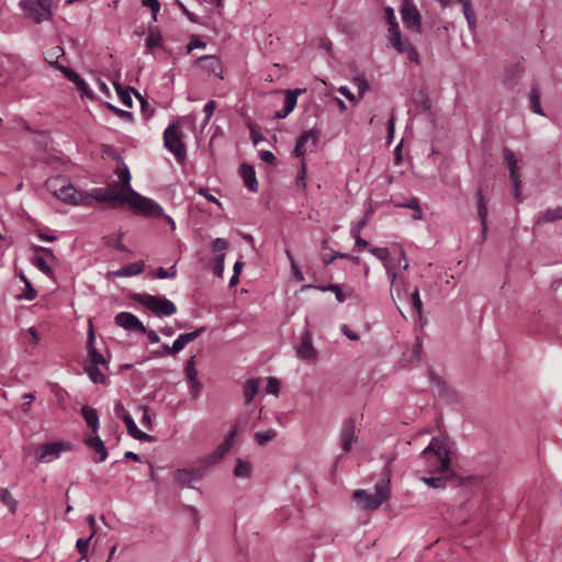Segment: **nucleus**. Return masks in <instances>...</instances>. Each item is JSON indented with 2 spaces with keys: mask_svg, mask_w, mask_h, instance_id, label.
I'll return each instance as SVG.
<instances>
[{
  "mask_svg": "<svg viewBox=\"0 0 562 562\" xmlns=\"http://www.w3.org/2000/svg\"><path fill=\"white\" fill-rule=\"evenodd\" d=\"M412 306L418 315L419 321H423V303L419 296V291L416 288L411 294Z\"/></svg>",
  "mask_w": 562,
  "mask_h": 562,
  "instance_id": "nucleus-48",
  "label": "nucleus"
},
{
  "mask_svg": "<svg viewBox=\"0 0 562 562\" xmlns=\"http://www.w3.org/2000/svg\"><path fill=\"white\" fill-rule=\"evenodd\" d=\"M369 251L384 263V266L387 270V273H390L392 276V282H394L396 274H395V272H391V270L389 269V266H387V261L390 258L389 249L380 248V247H370Z\"/></svg>",
  "mask_w": 562,
  "mask_h": 562,
  "instance_id": "nucleus-35",
  "label": "nucleus"
},
{
  "mask_svg": "<svg viewBox=\"0 0 562 562\" xmlns=\"http://www.w3.org/2000/svg\"><path fill=\"white\" fill-rule=\"evenodd\" d=\"M422 350H423V342H422L420 338L416 337L415 342L412 348L411 361H414V360L418 361L420 359Z\"/></svg>",
  "mask_w": 562,
  "mask_h": 562,
  "instance_id": "nucleus-62",
  "label": "nucleus"
},
{
  "mask_svg": "<svg viewBox=\"0 0 562 562\" xmlns=\"http://www.w3.org/2000/svg\"><path fill=\"white\" fill-rule=\"evenodd\" d=\"M205 46H206V43L204 41H202L198 35H192L187 45V52L191 53L195 48H201V47H205Z\"/></svg>",
  "mask_w": 562,
  "mask_h": 562,
  "instance_id": "nucleus-55",
  "label": "nucleus"
},
{
  "mask_svg": "<svg viewBox=\"0 0 562 562\" xmlns=\"http://www.w3.org/2000/svg\"><path fill=\"white\" fill-rule=\"evenodd\" d=\"M357 440L356 419L353 417H349L344 420L340 429L339 441L341 450L344 452H349L352 448V443Z\"/></svg>",
  "mask_w": 562,
  "mask_h": 562,
  "instance_id": "nucleus-13",
  "label": "nucleus"
},
{
  "mask_svg": "<svg viewBox=\"0 0 562 562\" xmlns=\"http://www.w3.org/2000/svg\"><path fill=\"white\" fill-rule=\"evenodd\" d=\"M114 323L116 326L127 331H146L144 324L132 313L121 312L115 315Z\"/></svg>",
  "mask_w": 562,
  "mask_h": 562,
  "instance_id": "nucleus-15",
  "label": "nucleus"
},
{
  "mask_svg": "<svg viewBox=\"0 0 562 562\" xmlns=\"http://www.w3.org/2000/svg\"><path fill=\"white\" fill-rule=\"evenodd\" d=\"M277 437V431L274 429H268L266 431H258L255 434V439L258 445H266L267 442L273 440Z\"/></svg>",
  "mask_w": 562,
  "mask_h": 562,
  "instance_id": "nucleus-47",
  "label": "nucleus"
},
{
  "mask_svg": "<svg viewBox=\"0 0 562 562\" xmlns=\"http://www.w3.org/2000/svg\"><path fill=\"white\" fill-rule=\"evenodd\" d=\"M196 64L210 75L222 77L221 60L214 55L202 56L196 59Z\"/></svg>",
  "mask_w": 562,
  "mask_h": 562,
  "instance_id": "nucleus-20",
  "label": "nucleus"
},
{
  "mask_svg": "<svg viewBox=\"0 0 562 562\" xmlns=\"http://www.w3.org/2000/svg\"><path fill=\"white\" fill-rule=\"evenodd\" d=\"M431 379L434 381H437L439 385V395L446 398L447 402L453 403L459 400V395L457 394V392L453 389L447 386L446 383L441 382L439 378H435L434 375H431Z\"/></svg>",
  "mask_w": 562,
  "mask_h": 562,
  "instance_id": "nucleus-32",
  "label": "nucleus"
},
{
  "mask_svg": "<svg viewBox=\"0 0 562 562\" xmlns=\"http://www.w3.org/2000/svg\"><path fill=\"white\" fill-rule=\"evenodd\" d=\"M321 135V131L316 128H311L308 131L303 132L299 137L297 142L302 145H305L308 140L312 142V145L315 146L318 142Z\"/></svg>",
  "mask_w": 562,
  "mask_h": 562,
  "instance_id": "nucleus-42",
  "label": "nucleus"
},
{
  "mask_svg": "<svg viewBox=\"0 0 562 562\" xmlns=\"http://www.w3.org/2000/svg\"><path fill=\"white\" fill-rule=\"evenodd\" d=\"M103 243L106 247H113L119 251H128L127 247L119 241L114 235L104 236Z\"/></svg>",
  "mask_w": 562,
  "mask_h": 562,
  "instance_id": "nucleus-49",
  "label": "nucleus"
},
{
  "mask_svg": "<svg viewBox=\"0 0 562 562\" xmlns=\"http://www.w3.org/2000/svg\"><path fill=\"white\" fill-rule=\"evenodd\" d=\"M187 346L183 337L180 335L171 345V355L175 356L179 353Z\"/></svg>",
  "mask_w": 562,
  "mask_h": 562,
  "instance_id": "nucleus-64",
  "label": "nucleus"
},
{
  "mask_svg": "<svg viewBox=\"0 0 562 562\" xmlns=\"http://www.w3.org/2000/svg\"><path fill=\"white\" fill-rule=\"evenodd\" d=\"M260 386V380L259 379H248L245 383L244 387V397L245 403L249 404L254 397L257 395Z\"/></svg>",
  "mask_w": 562,
  "mask_h": 562,
  "instance_id": "nucleus-30",
  "label": "nucleus"
},
{
  "mask_svg": "<svg viewBox=\"0 0 562 562\" xmlns=\"http://www.w3.org/2000/svg\"><path fill=\"white\" fill-rule=\"evenodd\" d=\"M20 5L25 16L37 24L52 19V0H21Z\"/></svg>",
  "mask_w": 562,
  "mask_h": 562,
  "instance_id": "nucleus-7",
  "label": "nucleus"
},
{
  "mask_svg": "<svg viewBox=\"0 0 562 562\" xmlns=\"http://www.w3.org/2000/svg\"><path fill=\"white\" fill-rule=\"evenodd\" d=\"M229 247V243L227 239L225 238H215L213 241H212V250L214 252L216 251H224L226 250L227 248Z\"/></svg>",
  "mask_w": 562,
  "mask_h": 562,
  "instance_id": "nucleus-59",
  "label": "nucleus"
},
{
  "mask_svg": "<svg viewBox=\"0 0 562 562\" xmlns=\"http://www.w3.org/2000/svg\"><path fill=\"white\" fill-rule=\"evenodd\" d=\"M145 268L143 261L128 263L116 271H112L110 274L114 278H125L140 274Z\"/></svg>",
  "mask_w": 562,
  "mask_h": 562,
  "instance_id": "nucleus-26",
  "label": "nucleus"
},
{
  "mask_svg": "<svg viewBox=\"0 0 562 562\" xmlns=\"http://www.w3.org/2000/svg\"><path fill=\"white\" fill-rule=\"evenodd\" d=\"M251 474V464L247 461H244L241 459L236 460V465L234 468V475L236 477H249Z\"/></svg>",
  "mask_w": 562,
  "mask_h": 562,
  "instance_id": "nucleus-39",
  "label": "nucleus"
},
{
  "mask_svg": "<svg viewBox=\"0 0 562 562\" xmlns=\"http://www.w3.org/2000/svg\"><path fill=\"white\" fill-rule=\"evenodd\" d=\"M80 413L87 426L91 429L93 434H97L100 427L99 415L97 409L89 406H82Z\"/></svg>",
  "mask_w": 562,
  "mask_h": 562,
  "instance_id": "nucleus-27",
  "label": "nucleus"
},
{
  "mask_svg": "<svg viewBox=\"0 0 562 562\" xmlns=\"http://www.w3.org/2000/svg\"><path fill=\"white\" fill-rule=\"evenodd\" d=\"M0 501L14 514L18 507V502L13 498L8 488H0Z\"/></svg>",
  "mask_w": 562,
  "mask_h": 562,
  "instance_id": "nucleus-43",
  "label": "nucleus"
},
{
  "mask_svg": "<svg viewBox=\"0 0 562 562\" xmlns=\"http://www.w3.org/2000/svg\"><path fill=\"white\" fill-rule=\"evenodd\" d=\"M419 202L418 198L411 196L408 199H404L401 202H395V206L397 207H405V209H417V203Z\"/></svg>",
  "mask_w": 562,
  "mask_h": 562,
  "instance_id": "nucleus-58",
  "label": "nucleus"
},
{
  "mask_svg": "<svg viewBox=\"0 0 562 562\" xmlns=\"http://www.w3.org/2000/svg\"><path fill=\"white\" fill-rule=\"evenodd\" d=\"M187 380L192 389H200L201 383L198 381V370L195 369L194 356L187 362L184 368Z\"/></svg>",
  "mask_w": 562,
  "mask_h": 562,
  "instance_id": "nucleus-28",
  "label": "nucleus"
},
{
  "mask_svg": "<svg viewBox=\"0 0 562 562\" xmlns=\"http://www.w3.org/2000/svg\"><path fill=\"white\" fill-rule=\"evenodd\" d=\"M446 475H438V476H424L422 477V481L432 487V488H442L445 487V484L448 480L451 479L449 473H445Z\"/></svg>",
  "mask_w": 562,
  "mask_h": 562,
  "instance_id": "nucleus-38",
  "label": "nucleus"
},
{
  "mask_svg": "<svg viewBox=\"0 0 562 562\" xmlns=\"http://www.w3.org/2000/svg\"><path fill=\"white\" fill-rule=\"evenodd\" d=\"M303 90L295 89V90H286L285 91V98H284V105L283 109L276 112L277 119H285L296 106L297 103V97L302 93Z\"/></svg>",
  "mask_w": 562,
  "mask_h": 562,
  "instance_id": "nucleus-21",
  "label": "nucleus"
},
{
  "mask_svg": "<svg viewBox=\"0 0 562 562\" xmlns=\"http://www.w3.org/2000/svg\"><path fill=\"white\" fill-rule=\"evenodd\" d=\"M203 476V471L200 468H191V469H178L173 473V482L176 484H190L194 481L201 480Z\"/></svg>",
  "mask_w": 562,
  "mask_h": 562,
  "instance_id": "nucleus-18",
  "label": "nucleus"
},
{
  "mask_svg": "<svg viewBox=\"0 0 562 562\" xmlns=\"http://www.w3.org/2000/svg\"><path fill=\"white\" fill-rule=\"evenodd\" d=\"M90 328L88 333V340H87V351H88V358H89V364L85 367L86 373L89 375L90 380L93 383H100L105 384L106 378L99 369V366H102L105 369H109V361L105 359V357L100 353L95 346H94V331L92 327V322L89 321Z\"/></svg>",
  "mask_w": 562,
  "mask_h": 562,
  "instance_id": "nucleus-2",
  "label": "nucleus"
},
{
  "mask_svg": "<svg viewBox=\"0 0 562 562\" xmlns=\"http://www.w3.org/2000/svg\"><path fill=\"white\" fill-rule=\"evenodd\" d=\"M122 420L124 422V424L126 426L127 434L131 437H133L134 439H137L139 441H147V442L154 441L153 436L138 429L135 420L133 419V417L130 415L128 412H124V414L122 415Z\"/></svg>",
  "mask_w": 562,
  "mask_h": 562,
  "instance_id": "nucleus-19",
  "label": "nucleus"
},
{
  "mask_svg": "<svg viewBox=\"0 0 562 562\" xmlns=\"http://www.w3.org/2000/svg\"><path fill=\"white\" fill-rule=\"evenodd\" d=\"M387 497L389 487L383 484H376L373 493L366 490H357L353 493V498L361 504L362 508L371 510L379 508Z\"/></svg>",
  "mask_w": 562,
  "mask_h": 562,
  "instance_id": "nucleus-6",
  "label": "nucleus"
},
{
  "mask_svg": "<svg viewBox=\"0 0 562 562\" xmlns=\"http://www.w3.org/2000/svg\"><path fill=\"white\" fill-rule=\"evenodd\" d=\"M348 259V260H352L355 262H359L360 261V258L357 257V256H352V255H349V254H344V252H339V251H334L328 258H323V262L325 266H328L330 265L335 259Z\"/></svg>",
  "mask_w": 562,
  "mask_h": 562,
  "instance_id": "nucleus-46",
  "label": "nucleus"
},
{
  "mask_svg": "<svg viewBox=\"0 0 562 562\" xmlns=\"http://www.w3.org/2000/svg\"><path fill=\"white\" fill-rule=\"evenodd\" d=\"M540 90L537 86H533L529 92L530 110L541 116H544V112L540 104Z\"/></svg>",
  "mask_w": 562,
  "mask_h": 562,
  "instance_id": "nucleus-34",
  "label": "nucleus"
},
{
  "mask_svg": "<svg viewBox=\"0 0 562 562\" xmlns=\"http://www.w3.org/2000/svg\"><path fill=\"white\" fill-rule=\"evenodd\" d=\"M504 159L509 171V177L514 186V194L515 200L517 202L521 201L520 186L521 181L518 173L517 158L514 151L509 148L505 147L503 149Z\"/></svg>",
  "mask_w": 562,
  "mask_h": 562,
  "instance_id": "nucleus-11",
  "label": "nucleus"
},
{
  "mask_svg": "<svg viewBox=\"0 0 562 562\" xmlns=\"http://www.w3.org/2000/svg\"><path fill=\"white\" fill-rule=\"evenodd\" d=\"M145 44L148 50L160 47L162 45V38L159 32L150 30L146 37Z\"/></svg>",
  "mask_w": 562,
  "mask_h": 562,
  "instance_id": "nucleus-44",
  "label": "nucleus"
},
{
  "mask_svg": "<svg viewBox=\"0 0 562 562\" xmlns=\"http://www.w3.org/2000/svg\"><path fill=\"white\" fill-rule=\"evenodd\" d=\"M475 198H476L477 217L481 223V237H482V240H485L486 234H487L488 211H487V199L485 198L484 189H483L482 184H480L477 187V190L475 192Z\"/></svg>",
  "mask_w": 562,
  "mask_h": 562,
  "instance_id": "nucleus-14",
  "label": "nucleus"
},
{
  "mask_svg": "<svg viewBox=\"0 0 562 562\" xmlns=\"http://www.w3.org/2000/svg\"><path fill=\"white\" fill-rule=\"evenodd\" d=\"M239 172H240V176H241V178L244 180L245 187L250 192H254V193L257 192L258 188H259V184H258V181H257V178H256L255 168L251 165L241 164V166L239 168Z\"/></svg>",
  "mask_w": 562,
  "mask_h": 562,
  "instance_id": "nucleus-22",
  "label": "nucleus"
},
{
  "mask_svg": "<svg viewBox=\"0 0 562 562\" xmlns=\"http://www.w3.org/2000/svg\"><path fill=\"white\" fill-rule=\"evenodd\" d=\"M450 450L446 439L432 438L420 452L418 460L424 463L429 474L450 473Z\"/></svg>",
  "mask_w": 562,
  "mask_h": 562,
  "instance_id": "nucleus-1",
  "label": "nucleus"
},
{
  "mask_svg": "<svg viewBox=\"0 0 562 562\" xmlns=\"http://www.w3.org/2000/svg\"><path fill=\"white\" fill-rule=\"evenodd\" d=\"M91 539H92V536H89L88 538H79L77 540L76 548L82 557L87 555L88 549H89V543H90Z\"/></svg>",
  "mask_w": 562,
  "mask_h": 562,
  "instance_id": "nucleus-54",
  "label": "nucleus"
},
{
  "mask_svg": "<svg viewBox=\"0 0 562 562\" xmlns=\"http://www.w3.org/2000/svg\"><path fill=\"white\" fill-rule=\"evenodd\" d=\"M33 263L36 266V268L43 272L47 277H52L53 271L50 267L47 265L46 260L43 257H35L33 259Z\"/></svg>",
  "mask_w": 562,
  "mask_h": 562,
  "instance_id": "nucleus-51",
  "label": "nucleus"
},
{
  "mask_svg": "<svg viewBox=\"0 0 562 562\" xmlns=\"http://www.w3.org/2000/svg\"><path fill=\"white\" fill-rule=\"evenodd\" d=\"M183 132L179 122L170 123L164 132V145L175 155L179 164L187 160V148L183 143Z\"/></svg>",
  "mask_w": 562,
  "mask_h": 562,
  "instance_id": "nucleus-4",
  "label": "nucleus"
},
{
  "mask_svg": "<svg viewBox=\"0 0 562 562\" xmlns=\"http://www.w3.org/2000/svg\"><path fill=\"white\" fill-rule=\"evenodd\" d=\"M205 326H201L190 333H186V334H181V336L183 337L186 344L188 345L189 342L195 340L198 337H200L204 331H205Z\"/></svg>",
  "mask_w": 562,
  "mask_h": 562,
  "instance_id": "nucleus-56",
  "label": "nucleus"
},
{
  "mask_svg": "<svg viewBox=\"0 0 562 562\" xmlns=\"http://www.w3.org/2000/svg\"><path fill=\"white\" fill-rule=\"evenodd\" d=\"M458 3L462 5V11L464 18L468 22V26L471 31H474L476 27V15L472 7L471 0H457Z\"/></svg>",
  "mask_w": 562,
  "mask_h": 562,
  "instance_id": "nucleus-29",
  "label": "nucleus"
},
{
  "mask_svg": "<svg viewBox=\"0 0 562 562\" xmlns=\"http://www.w3.org/2000/svg\"><path fill=\"white\" fill-rule=\"evenodd\" d=\"M117 177L121 180V188L123 191H126V194L131 193L132 187H131V173L126 166H124L122 169H116Z\"/></svg>",
  "mask_w": 562,
  "mask_h": 562,
  "instance_id": "nucleus-41",
  "label": "nucleus"
},
{
  "mask_svg": "<svg viewBox=\"0 0 562 562\" xmlns=\"http://www.w3.org/2000/svg\"><path fill=\"white\" fill-rule=\"evenodd\" d=\"M126 195L125 193L114 192L110 188H97L92 190L91 194H88L91 201L95 200L98 202L111 203L112 209L123 206L127 200Z\"/></svg>",
  "mask_w": 562,
  "mask_h": 562,
  "instance_id": "nucleus-10",
  "label": "nucleus"
},
{
  "mask_svg": "<svg viewBox=\"0 0 562 562\" xmlns=\"http://www.w3.org/2000/svg\"><path fill=\"white\" fill-rule=\"evenodd\" d=\"M400 13L407 30L413 33H422V15L413 0H402Z\"/></svg>",
  "mask_w": 562,
  "mask_h": 562,
  "instance_id": "nucleus-8",
  "label": "nucleus"
},
{
  "mask_svg": "<svg viewBox=\"0 0 562 562\" xmlns=\"http://www.w3.org/2000/svg\"><path fill=\"white\" fill-rule=\"evenodd\" d=\"M67 181L68 180L63 176L52 177L45 181V188L55 196L60 189L65 188Z\"/></svg>",
  "mask_w": 562,
  "mask_h": 562,
  "instance_id": "nucleus-33",
  "label": "nucleus"
},
{
  "mask_svg": "<svg viewBox=\"0 0 562 562\" xmlns=\"http://www.w3.org/2000/svg\"><path fill=\"white\" fill-rule=\"evenodd\" d=\"M558 220H562V206H558L555 209H548L543 213H539L537 215V222H554Z\"/></svg>",
  "mask_w": 562,
  "mask_h": 562,
  "instance_id": "nucleus-36",
  "label": "nucleus"
},
{
  "mask_svg": "<svg viewBox=\"0 0 562 562\" xmlns=\"http://www.w3.org/2000/svg\"><path fill=\"white\" fill-rule=\"evenodd\" d=\"M105 106L113 113L115 114L116 116H119L120 119L128 122V123H132L134 121V116H133V113L130 112V111H125V110H122L115 105H113L112 103H109L106 102L105 103Z\"/></svg>",
  "mask_w": 562,
  "mask_h": 562,
  "instance_id": "nucleus-45",
  "label": "nucleus"
},
{
  "mask_svg": "<svg viewBox=\"0 0 562 562\" xmlns=\"http://www.w3.org/2000/svg\"><path fill=\"white\" fill-rule=\"evenodd\" d=\"M238 432V422L235 423V425L232 427V429L226 435L224 441L220 443L216 449L213 451L215 453V458H218L220 460L228 453V451L232 449L234 445V438Z\"/></svg>",
  "mask_w": 562,
  "mask_h": 562,
  "instance_id": "nucleus-25",
  "label": "nucleus"
},
{
  "mask_svg": "<svg viewBox=\"0 0 562 562\" xmlns=\"http://www.w3.org/2000/svg\"><path fill=\"white\" fill-rule=\"evenodd\" d=\"M113 85H114V88H115L121 101L123 102V104L127 108H132L133 100H132L131 93H133V92L130 89L131 87L124 88L119 82H114Z\"/></svg>",
  "mask_w": 562,
  "mask_h": 562,
  "instance_id": "nucleus-40",
  "label": "nucleus"
},
{
  "mask_svg": "<svg viewBox=\"0 0 562 562\" xmlns=\"http://www.w3.org/2000/svg\"><path fill=\"white\" fill-rule=\"evenodd\" d=\"M36 290L33 288L32 283L30 281H26L25 291L20 296V299H25L27 301H32L36 297Z\"/></svg>",
  "mask_w": 562,
  "mask_h": 562,
  "instance_id": "nucleus-63",
  "label": "nucleus"
},
{
  "mask_svg": "<svg viewBox=\"0 0 562 562\" xmlns=\"http://www.w3.org/2000/svg\"><path fill=\"white\" fill-rule=\"evenodd\" d=\"M131 299L134 302L142 304L158 317L171 316L177 312L175 303L165 296L147 293H132Z\"/></svg>",
  "mask_w": 562,
  "mask_h": 562,
  "instance_id": "nucleus-3",
  "label": "nucleus"
},
{
  "mask_svg": "<svg viewBox=\"0 0 562 562\" xmlns=\"http://www.w3.org/2000/svg\"><path fill=\"white\" fill-rule=\"evenodd\" d=\"M390 43L400 54H406L412 63L419 64V54L407 37L402 35L398 42L394 40Z\"/></svg>",
  "mask_w": 562,
  "mask_h": 562,
  "instance_id": "nucleus-17",
  "label": "nucleus"
},
{
  "mask_svg": "<svg viewBox=\"0 0 562 562\" xmlns=\"http://www.w3.org/2000/svg\"><path fill=\"white\" fill-rule=\"evenodd\" d=\"M225 254L222 252L215 257L213 272L216 277L222 278L224 272Z\"/></svg>",
  "mask_w": 562,
  "mask_h": 562,
  "instance_id": "nucleus-52",
  "label": "nucleus"
},
{
  "mask_svg": "<svg viewBox=\"0 0 562 562\" xmlns=\"http://www.w3.org/2000/svg\"><path fill=\"white\" fill-rule=\"evenodd\" d=\"M55 196L58 200L72 205H91V199L88 194L78 191L69 181L65 183V188L60 189Z\"/></svg>",
  "mask_w": 562,
  "mask_h": 562,
  "instance_id": "nucleus-9",
  "label": "nucleus"
},
{
  "mask_svg": "<svg viewBox=\"0 0 562 562\" xmlns=\"http://www.w3.org/2000/svg\"><path fill=\"white\" fill-rule=\"evenodd\" d=\"M177 274L176 265L171 266L169 269H165L162 267H159L155 271V277L158 279H167V278H175Z\"/></svg>",
  "mask_w": 562,
  "mask_h": 562,
  "instance_id": "nucleus-50",
  "label": "nucleus"
},
{
  "mask_svg": "<svg viewBox=\"0 0 562 562\" xmlns=\"http://www.w3.org/2000/svg\"><path fill=\"white\" fill-rule=\"evenodd\" d=\"M295 184L299 189L306 188V165L305 161H302L301 169L296 176Z\"/></svg>",
  "mask_w": 562,
  "mask_h": 562,
  "instance_id": "nucleus-53",
  "label": "nucleus"
},
{
  "mask_svg": "<svg viewBox=\"0 0 562 562\" xmlns=\"http://www.w3.org/2000/svg\"><path fill=\"white\" fill-rule=\"evenodd\" d=\"M85 443L88 448L94 450V452L99 456V458L95 460L97 462H103L108 458V449L97 434H94V436H87Z\"/></svg>",
  "mask_w": 562,
  "mask_h": 562,
  "instance_id": "nucleus-23",
  "label": "nucleus"
},
{
  "mask_svg": "<svg viewBox=\"0 0 562 562\" xmlns=\"http://www.w3.org/2000/svg\"><path fill=\"white\" fill-rule=\"evenodd\" d=\"M66 445L61 442H50L41 445L35 450V458L38 462L49 463L59 458L60 452L66 450Z\"/></svg>",
  "mask_w": 562,
  "mask_h": 562,
  "instance_id": "nucleus-12",
  "label": "nucleus"
},
{
  "mask_svg": "<svg viewBox=\"0 0 562 562\" xmlns=\"http://www.w3.org/2000/svg\"><path fill=\"white\" fill-rule=\"evenodd\" d=\"M142 4L144 7L149 8L151 10V12H153V21H156L157 20V13L160 10L159 1L158 0H142Z\"/></svg>",
  "mask_w": 562,
  "mask_h": 562,
  "instance_id": "nucleus-57",
  "label": "nucleus"
},
{
  "mask_svg": "<svg viewBox=\"0 0 562 562\" xmlns=\"http://www.w3.org/2000/svg\"><path fill=\"white\" fill-rule=\"evenodd\" d=\"M238 432V422L235 423V425L232 427V429L226 435L224 441L220 443L216 449L213 451L215 453V458H218L220 460L228 453V451L232 449L234 445V438Z\"/></svg>",
  "mask_w": 562,
  "mask_h": 562,
  "instance_id": "nucleus-24",
  "label": "nucleus"
},
{
  "mask_svg": "<svg viewBox=\"0 0 562 562\" xmlns=\"http://www.w3.org/2000/svg\"><path fill=\"white\" fill-rule=\"evenodd\" d=\"M303 289H318L322 292H326V291L334 292L336 295V299L339 303H342L346 300V295L344 294L341 286L337 283H330L328 285H319V286H314V285L308 284V285H304Z\"/></svg>",
  "mask_w": 562,
  "mask_h": 562,
  "instance_id": "nucleus-31",
  "label": "nucleus"
},
{
  "mask_svg": "<svg viewBox=\"0 0 562 562\" xmlns=\"http://www.w3.org/2000/svg\"><path fill=\"white\" fill-rule=\"evenodd\" d=\"M127 204L136 213H140L145 216H165L162 207L151 199L140 195L135 190H131V193L126 195Z\"/></svg>",
  "mask_w": 562,
  "mask_h": 562,
  "instance_id": "nucleus-5",
  "label": "nucleus"
},
{
  "mask_svg": "<svg viewBox=\"0 0 562 562\" xmlns=\"http://www.w3.org/2000/svg\"><path fill=\"white\" fill-rule=\"evenodd\" d=\"M69 81L76 86L77 90L80 91L82 95L92 98V91L90 90L86 80L78 72L75 71Z\"/></svg>",
  "mask_w": 562,
  "mask_h": 562,
  "instance_id": "nucleus-37",
  "label": "nucleus"
},
{
  "mask_svg": "<svg viewBox=\"0 0 562 562\" xmlns=\"http://www.w3.org/2000/svg\"><path fill=\"white\" fill-rule=\"evenodd\" d=\"M402 36V32L397 22L389 23V40L390 42L396 40L398 42V37Z\"/></svg>",
  "mask_w": 562,
  "mask_h": 562,
  "instance_id": "nucleus-61",
  "label": "nucleus"
},
{
  "mask_svg": "<svg viewBox=\"0 0 562 562\" xmlns=\"http://www.w3.org/2000/svg\"><path fill=\"white\" fill-rule=\"evenodd\" d=\"M266 390L270 394L278 395L280 392V383L278 379L273 376L268 378Z\"/></svg>",
  "mask_w": 562,
  "mask_h": 562,
  "instance_id": "nucleus-60",
  "label": "nucleus"
},
{
  "mask_svg": "<svg viewBox=\"0 0 562 562\" xmlns=\"http://www.w3.org/2000/svg\"><path fill=\"white\" fill-rule=\"evenodd\" d=\"M297 357L303 360L316 359L317 353L312 342V334L308 328L301 336V341L296 346Z\"/></svg>",
  "mask_w": 562,
  "mask_h": 562,
  "instance_id": "nucleus-16",
  "label": "nucleus"
}]
</instances>
